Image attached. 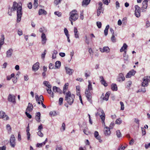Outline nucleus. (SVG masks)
Segmentation results:
<instances>
[{
	"mask_svg": "<svg viewBox=\"0 0 150 150\" xmlns=\"http://www.w3.org/2000/svg\"><path fill=\"white\" fill-rule=\"evenodd\" d=\"M100 78L101 79V83L104 86H107L108 85L107 84L106 82L104 80L103 77L102 76H100Z\"/></svg>",
	"mask_w": 150,
	"mask_h": 150,
	"instance_id": "obj_25",
	"label": "nucleus"
},
{
	"mask_svg": "<svg viewBox=\"0 0 150 150\" xmlns=\"http://www.w3.org/2000/svg\"><path fill=\"white\" fill-rule=\"evenodd\" d=\"M126 51L125 50L124 51V53L123 54V57H125L124 58V59L125 60H127L128 57L127 56H126Z\"/></svg>",
	"mask_w": 150,
	"mask_h": 150,
	"instance_id": "obj_59",
	"label": "nucleus"
},
{
	"mask_svg": "<svg viewBox=\"0 0 150 150\" xmlns=\"http://www.w3.org/2000/svg\"><path fill=\"white\" fill-rule=\"evenodd\" d=\"M30 129L29 127V124L28 125V126L27 127V139L28 140H29L30 139V134L29 132Z\"/></svg>",
	"mask_w": 150,
	"mask_h": 150,
	"instance_id": "obj_27",
	"label": "nucleus"
},
{
	"mask_svg": "<svg viewBox=\"0 0 150 150\" xmlns=\"http://www.w3.org/2000/svg\"><path fill=\"white\" fill-rule=\"evenodd\" d=\"M64 31L65 34L66 36L69 35V32L67 29L66 28H64Z\"/></svg>",
	"mask_w": 150,
	"mask_h": 150,
	"instance_id": "obj_49",
	"label": "nucleus"
},
{
	"mask_svg": "<svg viewBox=\"0 0 150 150\" xmlns=\"http://www.w3.org/2000/svg\"><path fill=\"white\" fill-rule=\"evenodd\" d=\"M37 134L39 136L41 137H42L43 136V134L42 132L41 131H39L38 132H37Z\"/></svg>",
	"mask_w": 150,
	"mask_h": 150,
	"instance_id": "obj_54",
	"label": "nucleus"
},
{
	"mask_svg": "<svg viewBox=\"0 0 150 150\" xmlns=\"http://www.w3.org/2000/svg\"><path fill=\"white\" fill-rule=\"evenodd\" d=\"M4 36L3 34L1 36V38L0 39V50L1 48V46L4 43Z\"/></svg>",
	"mask_w": 150,
	"mask_h": 150,
	"instance_id": "obj_18",
	"label": "nucleus"
},
{
	"mask_svg": "<svg viewBox=\"0 0 150 150\" xmlns=\"http://www.w3.org/2000/svg\"><path fill=\"white\" fill-rule=\"evenodd\" d=\"M54 13L55 15H57L58 17L61 16V13L59 11H55L54 12Z\"/></svg>",
	"mask_w": 150,
	"mask_h": 150,
	"instance_id": "obj_52",
	"label": "nucleus"
},
{
	"mask_svg": "<svg viewBox=\"0 0 150 150\" xmlns=\"http://www.w3.org/2000/svg\"><path fill=\"white\" fill-rule=\"evenodd\" d=\"M146 28H148L150 26V23L148 21H147L146 22Z\"/></svg>",
	"mask_w": 150,
	"mask_h": 150,
	"instance_id": "obj_64",
	"label": "nucleus"
},
{
	"mask_svg": "<svg viewBox=\"0 0 150 150\" xmlns=\"http://www.w3.org/2000/svg\"><path fill=\"white\" fill-rule=\"evenodd\" d=\"M126 86L127 87H130L132 84V82L131 81H127L126 83Z\"/></svg>",
	"mask_w": 150,
	"mask_h": 150,
	"instance_id": "obj_47",
	"label": "nucleus"
},
{
	"mask_svg": "<svg viewBox=\"0 0 150 150\" xmlns=\"http://www.w3.org/2000/svg\"><path fill=\"white\" fill-rule=\"evenodd\" d=\"M0 118L3 119L4 120H8V117L4 112L1 111L0 112Z\"/></svg>",
	"mask_w": 150,
	"mask_h": 150,
	"instance_id": "obj_10",
	"label": "nucleus"
},
{
	"mask_svg": "<svg viewBox=\"0 0 150 150\" xmlns=\"http://www.w3.org/2000/svg\"><path fill=\"white\" fill-rule=\"evenodd\" d=\"M43 84L45 86H47L48 88H50L52 87L51 85L49 83L46 81H45L43 82Z\"/></svg>",
	"mask_w": 150,
	"mask_h": 150,
	"instance_id": "obj_34",
	"label": "nucleus"
},
{
	"mask_svg": "<svg viewBox=\"0 0 150 150\" xmlns=\"http://www.w3.org/2000/svg\"><path fill=\"white\" fill-rule=\"evenodd\" d=\"M136 71L133 69L132 70L129 71L126 76L127 78H130L132 76H133L135 74Z\"/></svg>",
	"mask_w": 150,
	"mask_h": 150,
	"instance_id": "obj_13",
	"label": "nucleus"
},
{
	"mask_svg": "<svg viewBox=\"0 0 150 150\" xmlns=\"http://www.w3.org/2000/svg\"><path fill=\"white\" fill-rule=\"evenodd\" d=\"M122 122V120H121L120 118H119L118 119L116 120L115 121V123L116 124L120 125Z\"/></svg>",
	"mask_w": 150,
	"mask_h": 150,
	"instance_id": "obj_42",
	"label": "nucleus"
},
{
	"mask_svg": "<svg viewBox=\"0 0 150 150\" xmlns=\"http://www.w3.org/2000/svg\"><path fill=\"white\" fill-rule=\"evenodd\" d=\"M42 43L43 45L45 44L47 41V38L45 34L44 33H42L41 36Z\"/></svg>",
	"mask_w": 150,
	"mask_h": 150,
	"instance_id": "obj_15",
	"label": "nucleus"
},
{
	"mask_svg": "<svg viewBox=\"0 0 150 150\" xmlns=\"http://www.w3.org/2000/svg\"><path fill=\"white\" fill-rule=\"evenodd\" d=\"M45 145V142H42L40 144H37V147H41L42 145Z\"/></svg>",
	"mask_w": 150,
	"mask_h": 150,
	"instance_id": "obj_53",
	"label": "nucleus"
},
{
	"mask_svg": "<svg viewBox=\"0 0 150 150\" xmlns=\"http://www.w3.org/2000/svg\"><path fill=\"white\" fill-rule=\"evenodd\" d=\"M135 14L137 17H139L140 16V8L138 5H136L135 6Z\"/></svg>",
	"mask_w": 150,
	"mask_h": 150,
	"instance_id": "obj_7",
	"label": "nucleus"
},
{
	"mask_svg": "<svg viewBox=\"0 0 150 150\" xmlns=\"http://www.w3.org/2000/svg\"><path fill=\"white\" fill-rule=\"evenodd\" d=\"M97 115H98L100 117L102 125L105 126V115L103 111L102 110H99L98 112H97V113H96V116H97Z\"/></svg>",
	"mask_w": 150,
	"mask_h": 150,
	"instance_id": "obj_3",
	"label": "nucleus"
},
{
	"mask_svg": "<svg viewBox=\"0 0 150 150\" xmlns=\"http://www.w3.org/2000/svg\"><path fill=\"white\" fill-rule=\"evenodd\" d=\"M148 82L149 79H144L142 83V85L144 87L147 86L148 84Z\"/></svg>",
	"mask_w": 150,
	"mask_h": 150,
	"instance_id": "obj_24",
	"label": "nucleus"
},
{
	"mask_svg": "<svg viewBox=\"0 0 150 150\" xmlns=\"http://www.w3.org/2000/svg\"><path fill=\"white\" fill-rule=\"evenodd\" d=\"M111 89L113 91H116L117 89V85L115 84H112L111 85Z\"/></svg>",
	"mask_w": 150,
	"mask_h": 150,
	"instance_id": "obj_31",
	"label": "nucleus"
},
{
	"mask_svg": "<svg viewBox=\"0 0 150 150\" xmlns=\"http://www.w3.org/2000/svg\"><path fill=\"white\" fill-rule=\"evenodd\" d=\"M85 94L88 100L91 103H92L91 100L92 98V94L90 92V91H88V89H86L85 91Z\"/></svg>",
	"mask_w": 150,
	"mask_h": 150,
	"instance_id": "obj_5",
	"label": "nucleus"
},
{
	"mask_svg": "<svg viewBox=\"0 0 150 150\" xmlns=\"http://www.w3.org/2000/svg\"><path fill=\"white\" fill-rule=\"evenodd\" d=\"M10 144L12 147H14L16 145L15 139L13 135H11L10 139Z\"/></svg>",
	"mask_w": 150,
	"mask_h": 150,
	"instance_id": "obj_8",
	"label": "nucleus"
},
{
	"mask_svg": "<svg viewBox=\"0 0 150 150\" xmlns=\"http://www.w3.org/2000/svg\"><path fill=\"white\" fill-rule=\"evenodd\" d=\"M80 18L81 20H83V19L84 17L83 16V11L81 12Z\"/></svg>",
	"mask_w": 150,
	"mask_h": 150,
	"instance_id": "obj_62",
	"label": "nucleus"
},
{
	"mask_svg": "<svg viewBox=\"0 0 150 150\" xmlns=\"http://www.w3.org/2000/svg\"><path fill=\"white\" fill-rule=\"evenodd\" d=\"M65 125L64 123H63L62 124V125L61 127V130H62V131H64L65 130Z\"/></svg>",
	"mask_w": 150,
	"mask_h": 150,
	"instance_id": "obj_57",
	"label": "nucleus"
},
{
	"mask_svg": "<svg viewBox=\"0 0 150 150\" xmlns=\"http://www.w3.org/2000/svg\"><path fill=\"white\" fill-rule=\"evenodd\" d=\"M38 6V2L34 1L33 6L35 8H36Z\"/></svg>",
	"mask_w": 150,
	"mask_h": 150,
	"instance_id": "obj_58",
	"label": "nucleus"
},
{
	"mask_svg": "<svg viewBox=\"0 0 150 150\" xmlns=\"http://www.w3.org/2000/svg\"><path fill=\"white\" fill-rule=\"evenodd\" d=\"M149 0H144L142 3V6L141 7V10L143 12H145L148 6V2Z\"/></svg>",
	"mask_w": 150,
	"mask_h": 150,
	"instance_id": "obj_6",
	"label": "nucleus"
},
{
	"mask_svg": "<svg viewBox=\"0 0 150 150\" xmlns=\"http://www.w3.org/2000/svg\"><path fill=\"white\" fill-rule=\"evenodd\" d=\"M69 83H66L64 86L63 89V93L64 94L66 93V90L68 88Z\"/></svg>",
	"mask_w": 150,
	"mask_h": 150,
	"instance_id": "obj_26",
	"label": "nucleus"
},
{
	"mask_svg": "<svg viewBox=\"0 0 150 150\" xmlns=\"http://www.w3.org/2000/svg\"><path fill=\"white\" fill-rule=\"evenodd\" d=\"M13 50L12 48H10L6 52V57L8 58L11 57L13 53Z\"/></svg>",
	"mask_w": 150,
	"mask_h": 150,
	"instance_id": "obj_14",
	"label": "nucleus"
},
{
	"mask_svg": "<svg viewBox=\"0 0 150 150\" xmlns=\"http://www.w3.org/2000/svg\"><path fill=\"white\" fill-rule=\"evenodd\" d=\"M65 100H67L69 105H71L74 102L75 96L74 94L71 93L70 91L66 93L65 94Z\"/></svg>",
	"mask_w": 150,
	"mask_h": 150,
	"instance_id": "obj_2",
	"label": "nucleus"
},
{
	"mask_svg": "<svg viewBox=\"0 0 150 150\" xmlns=\"http://www.w3.org/2000/svg\"><path fill=\"white\" fill-rule=\"evenodd\" d=\"M63 99L62 98H59V104L60 105H61L63 103Z\"/></svg>",
	"mask_w": 150,
	"mask_h": 150,
	"instance_id": "obj_55",
	"label": "nucleus"
},
{
	"mask_svg": "<svg viewBox=\"0 0 150 150\" xmlns=\"http://www.w3.org/2000/svg\"><path fill=\"white\" fill-rule=\"evenodd\" d=\"M112 41L113 42H115L116 41V39L114 35H112V36L111 38Z\"/></svg>",
	"mask_w": 150,
	"mask_h": 150,
	"instance_id": "obj_41",
	"label": "nucleus"
},
{
	"mask_svg": "<svg viewBox=\"0 0 150 150\" xmlns=\"http://www.w3.org/2000/svg\"><path fill=\"white\" fill-rule=\"evenodd\" d=\"M39 63L38 62H37L33 65L32 69L34 71H36L39 69Z\"/></svg>",
	"mask_w": 150,
	"mask_h": 150,
	"instance_id": "obj_16",
	"label": "nucleus"
},
{
	"mask_svg": "<svg viewBox=\"0 0 150 150\" xmlns=\"http://www.w3.org/2000/svg\"><path fill=\"white\" fill-rule=\"evenodd\" d=\"M90 1V0H83L82 2V5L83 6L85 5H87L89 4Z\"/></svg>",
	"mask_w": 150,
	"mask_h": 150,
	"instance_id": "obj_33",
	"label": "nucleus"
},
{
	"mask_svg": "<svg viewBox=\"0 0 150 150\" xmlns=\"http://www.w3.org/2000/svg\"><path fill=\"white\" fill-rule=\"evenodd\" d=\"M96 24L98 28H100L101 27L102 24L100 22H97L96 23Z\"/></svg>",
	"mask_w": 150,
	"mask_h": 150,
	"instance_id": "obj_51",
	"label": "nucleus"
},
{
	"mask_svg": "<svg viewBox=\"0 0 150 150\" xmlns=\"http://www.w3.org/2000/svg\"><path fill=\"white\" fill-rule=\"evenodd\" d=\"M65 69L67 73L69 75L72 74V73L74 71L73 69H70L67 67H65Z\"/></svg>",
	"mask_w": 150,
	"mask_h": 150,
	"instance_id": "obj_21",
	"label": "nucleus"
},
{
	"mask_svg": "<svg viewBox=\"0 0 150 150\" xmlns=\"http://www.w3.org/2000/svg\"><path fill=\"white\" fill-rule=\"evenodd\" d=\"M102 11V9H101L98 8L97 11V15L98 16H99L100 15L101 12H102V13H103V12Z\"/></svg>",
	"mask_w": 150,
	"mask_h": 150,
	"instance_id": "obj_38",
	"label": "nucleus"
},
{
	"mask_svg": "<svg viewBox=\"0 0 150 150\" xmlns=\"http://www.w3.org/2000/svg\"><path fill=\"white\" fill-rule=\"evenodd\" d=\"M47 14V12L44 9H40L39 11V15H41L42 14L46 15Z\"/></svg>",
	"mask_w": 150,
	"mask_h": 150,
	"instance_id": "obj_30",
	"label": "nucleus"
},
{
	"mask_svg": "<svg viewBox=\"0 0 150 150\" xmlns=\"http://www.w3.org/2000/svg\"><path fill=\"white\" fill-rule=\"evenodd\" d=\"M94 136L95 138L98 140L100 142H102V140L100 139V137L99 135L98 132L97 131L95 132Z\"/></svg>",
	"mask_w": 150,
	"mask_h": 150,
	"instance_id": "obj_17",
	"label": "nucleus"
},
{
	"mask_svg": "<svg viewBox=\"0 0 150 150\" xmlns=\"http://www.w3.org/2000/svg\"><path fill=\"white\" fill-rule=\"evenodd\" d=\"M104 133L105 136H109L110 135L111 132L108 127H105L104 128Z\"/></svg>",
	"mask_w": 150,
	"mask_h": 150,
	"instance_id": "obj_11",
	"label": "nucleus"
},
{
	"mask_svg": "<svg viewBox=\"0 0 150 150\" xmlns=\"http://www.w3.org/2000/svg\"><path fill=\"white\" fill-rule=\"evenodd\" d=\"M56 150H63L62 147L60 146L57 145L56 147Z\"/></svg>",
	"mask_w": 150,
	"mask_h": 150,
	"instance_id": "obj_50",
	"label": "nucleus"
},
{
	"mask_svg": "<svg viewBox=\"0 0 150 150\" xmlns=\"http://www.w3.org/2000/svg\"><path fill=\"white\" fill-rule=\"evenodd\" d=\"M124 148L122 145H120L118 147L117 150H124Z\"/></svg>",
	"mask_w": 150,
	"mask_h": 150,
	"instance_id": "obj_56",
	"label": "nucleus"
},
{
	"mask_svg": "<svg viewBox=\"0 0 150 150\" xmlns=\"http://www.w3.org/2000/svg\"><path fill=\"white\" fill-rule=\"evenodd\" d=\"M61 63L59 61H57L55 63V67L57 68H59L61 66Z\"/></svg>",
	"mask_w": 150,
	"mask_h": 150,
	"instance_id": "obj_35",
	"label": "nucleus"
},
{
	"mask_svg": "<svg viewBox=\"0 0 150 150\" xmlns=\"http://www.w3.org/2000/svg\"><path fill=\"white\" fill-rule=\"evenodd\" d=\"M12 8H9L8 11V14L10 16H11L12 15L11 12H12Z\"/></svg>",
	"mask_w": 150,
	"mask_h": 150,
	"instance_id": "obj_61",
	"label": "nucleus"
},
{
	"mask_svg": "<svg viewBox=\"0 0 150 150\" xmlns=\"http://www.w3.org/2000/svg\"><path fill=\"white\" fill-rule=\"evenodd\" d=\"M40 113L39 112H37L36 113L35 116V119L38 122H40Z\"/></svg>",
	"mask_w": 150,
	"mask_h": 150,
	"instance_id": "obj_23",
	"label": "nucleus"
},
{
	"mask_svg": "<svg viewBox=\"0 0 150 150\" xmlns=\"http://www.w3.org/2000/svg\"><path fill=\"white\" fill-rule=\"evenodd\" d=\"M120 103L121 105V108L120 109L121 110H123L124 109L125 107L124 103L123 102L120 101Z\"/></svg>",
	"mask_w": 150,
	"mask_h": 150,
	"instance_id": "obj_45",
	"label": "nucleus"
},
{
	"mask_svg": "<svg viewBox=\"0 0 150 150\" xmlns=\"http://www.w3.org/2000/svg\"><path fill=\"white\" fill-rule=\"evenodd\" d=\"M50 115L51 116H54L57 115L56 112L55 111H51L50 112Z\"/></svg>",
	"mask_w": 150,
	"mask_h": 150,
	"instance_id": "obj_40",
	"label": "nucleus"
},
{
	"mask_svg": "<svg viewBox=\"0 0 150 150\" xmlns=\"http://www.w3.org/2000/svg\"><path fill=\"white\" fill-rule=\"evenodd\" d=\"M127 47V45L126 43H124L123 44V46L121 47L120 49V51L121 52H122L124 51L125 49H126Z\"/></svg>",
	"mask_w": 150,
	"mask_h": 150,
	"instance_id": "obj_32",
	"label": "nucleus"
},
{
	"mask_svg": "<svg viewBox=\"0 0 150 150\" xmlns=\"http://www.w3.org/2000/svg\"><path fill=\"white\" fill-rule=\"evenodd\" d=\"M88 88H87L86 89H88V91H90L91 90H92L93 88L92 87V85L90 81H88Z\"/></svg>",
	"mask_w": 150,
	"mask_h": 150,
	"instance_id": "obj_29",
	"label": "nucleus"
},
{
	"mask_svg": "<svg viewBox=\"0 0 150 150\" xmlns=\"http://www.w3.org/2000/svg\"><path fill=\"white\" fill-rule=\"evenodd\" d=\"M33 108V106L32 104L29 103H28V105L26 109V111L27 112H31Z\"/></svg>",
	"mask_w": 150,
	"mask_h": 150,
	"instance_id": "obj_19",
	"label": "nucleus"
},
{
	"mask_svg": "<svg viewBox=\"0 0 150 150\" xmlns=\"http://www.w3.org/2000/svg\"><path fill=\"white\" fill-rule=\"evenodd\" d=\"M12 8L13 11L17 10V23L19 22L21 20L23 14L21 6L16 2H14Z\"/></svg>",
	"mask_w": 150,
	"mask_h": 150,
	"instance_id": "obj_1",
	"label": "nucleus"
},
{
	"mask_svg": "<svg viewBox=\"0 0 150 150\" xmlns=\"http://www.w3.org/2000/svg\"><path fill=\"white\" fill-rule=\"evenodd\" d=\"M69 15L70 16L69 17V20H72L73 21H76L79 17L77 11L75 10L72 11L70 12Z\"/></svg>",
	"mask_w": 150,
	"mask_h": 150,
	"instance_id": "obj_4",
	"label": "nucleus"
},
{
	"mask_svg": "<svg viewBox=\"0 0 150 150\" xmlns=\"http://www.w3.org/2000/svg\"><path fill=\"white\" fill-rule=\"evenodd\" d=\"M46 53V50H45L43 53L41 55V58L42 59H44Z\"/></svg>",
	"mask_w": 150,
	"mask_h": 150,
	"instance_id": "obj_48",
	"label": "nucleus"
},
{
	"mask_svg": "<svg viewBox=\"0 0 150 150\" xmlns=\"http://www.w3.org/2000/svg\"><path fill=\"white\" fill-rule=\"evenodd\" d=\"M36 101L38 102V104H40V98L38 95H36L35 97Z\"/></svg>",
	"mask_w": 150,
	"mask_h": 150,
	"instance_id": "obj_43",
	"label": "nucleus"
},
{
	"mask_svg": "<svg viewBox=\"0 0 150 150\" xmlns=\"http://www.w3.org/2000/svg\"><path fill=\"white\" fill-rule=\"evenodd\" d=\"M116 135L118 138L120 137H121V135L120 132V130H118L116 131Z\"/></svg>",
	"mask_w": 150,
	"mask_h": 150,
	"instance_id": "obj_39",
	"label": "nucleus"
},
{
	"mask_svg": "<svg viewBox=\"0 0 150 150\" xmlns=\"http://www.w3.org/2000/svg\"><path fill=\"white\" fill-rule=\"evenodd\" d=\"M15 98L16 97L14 95H12L11 94H10L8 95V100L9 101L12 102L14 103H16Z\"/></svg>",
	"mask_w": 150,
	"mask_h": 150,
	"instance_id": "obj_9",
	"label": "nucleus"
},
{
	"mask_svg": "<svg viewBox=\"0 0 150 150\" xmlns=\"http://www.w3.org/2000/svg\"><path fill=\"white\" fill-rule=\"evenodd\" d=\"M125 80V77L124 75L122 73H120L117 79V81L119 82L123 81Z\"/></svg>",
	"mask_w": 150,
	"mask_h": 150,
	"instance_id": "obj_12",
	"label": "nucleus"
},
{
	"mask_svg": "<svg viewBox=\"0 0 150 150\" xmlns=\"http://www.w3.org/2000/svg\"><path fill=\"white\" fill-rule=\"evenodd\" d=\"M17 33L19 35H21L23 34L22 31L20 29L18 30V31Z\"/></svg>",
	"mask_w": 150,
	"mask_h": 150,
	"instance_id": "obj_63",
	"label": "nucleus"
},
{
	"mask_svg": "<svg viewBox=\"0 0 150 150\" xmlns=\"http://www.w3.org/2000/svg\"><path fill=\"white\" fill-rule=\"evenodd\" d=\"M110 94V93L109 92H107L105 95V96L104 97H103V99L104 100L107 101L108 99ZM103 96H104L103 94H102L101 96L102 98H103Z\"/></svg>",
	"mask_w": 150,
	"mask_h": 150,
	"instance_id": "obj_20",
	"label": "nucleus"
},
{
	"mask_svg": "<svg viewBox=\"0 0 150 150\" xmlns=\"http://www.w3.org/2000/svg\"><path fill=\"white\" fill-rule=\"evenodd\" d=\"M52 54V58L53 59H54L56 58V55L57 53V52L56 50H54Z\"/></svg>",
	"mask_w": 150,
	"mask_h": 150,
	"instance_id": "obj_37",
	"label": "nucleus"
},
{
	"mask_svg": "<svg viewBox=\"0 0 150 150\" xmlns=\"http://www.w3.org/2000/svg\"><path fill=\"white\" fill-rule=\"evenodd\" d=\"M62 1V0H54V4L56 5H57L61 3Z\"/></svg>",
	"mask_w": 150,
	"mask_h": 150,
	"instance_id": "obj_44",
	"label": "nucleus"
},
{
	"mask_svg": "<svg viewBox=\"0 0 150 150\" xmlns=\"http://www.w3.org/2000/svg\"><path fill=\"white\" fill-rule=\"evenodd\" d=\"M103 2L104 4L108 5L110 2V0H103Z\"/></svg>",
	"mask_w": 150,
	"mask_h": 150,
	"instance_id": "obj_46",
	"label": "nucleus"
},
{
	"mask_svg": "<svg viewBox=\"0 0 150 150\" xmlns=\"http://www.w3.org/2000/svg\"><path fill=\"white\" fill-rule=\"evenodd\" d=\"M110 49L108 47H104L103 48H100V50L101 52H109Z\"/></svg>",
	"mask_w": 150,
	"mask_h": 150,
	"instance_id": "obj_22",
	"label": "nucleus"
},
{
	"mask_svg": "<svg viewBox=\"0 0 150 150\" xmlns=\"http://www.w3.org/2000/svg\"><path fill=\"white\" fill-rule=\"evenodd\" d=\"M74 33L75 37L76 38H79V35L78 33V30L77 28L75 27L74 28Z\"/></svg>",
	"mask_w": 150,
	"mask_h": 150,
	"instance_id": "obj_28",
	"label": "nucleus"
},
{
	"mask_svg": "<svg viewBox=\"0 0 150 150\" xmlns=\"http://www.w3.org/2000/svg\"><path fill=\"white\" fill-rule=\"evenodd\" d=\"M141 129L142 131V135H145L146 134L145 129L144 127H142Z\"/></svg>",
	"mask_w": 150,
	"mask_h": 150,
	"instance_id": "obj_60",
	"label": "nucleus"
},
{
	"mask_svg": "<svg viewBox=\"0 0 150 150\" xmlns=\"http://www.w3.org/2000/svg\"><path fill=\"white\" fill-rule=\"evenodd\" d=\"M39 31L41 33H46L47 30L44 27H43L42 28H41L40 29Z\"/></svg>",
	"mask_w": 150,
	"mask_h": 150,
	"instance_id": "obj_36",
	"label": "nucleus"
}]
</instances>
